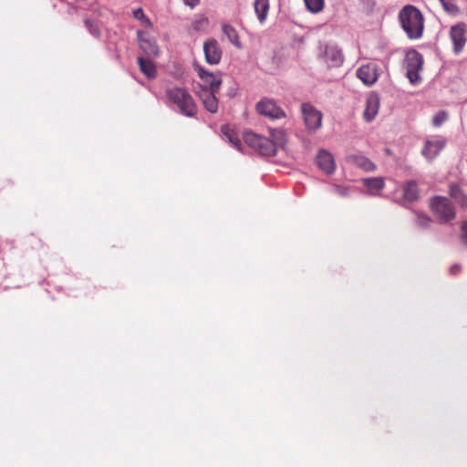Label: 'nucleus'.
Wrapping results in <instances>:
<instances>
[{
  "label": "nucleus",
  "instance_id": "14",
  "mask_svg": "<svg viewBox=\"0 0 467 467\" xmlns=\"http://www.w3.org/2000/svg\"><path fill=\"white\" fill-rule=\"evenodd\" d=\"M211 89L198 88L196 94L203 104L205 109L211 113H215L218 110V99L216 93Z\"/></svg>",
  "mask_w": 467,
  "mask_h": 467
},
{
  "label": "nucleus",
  "instance_id": "18",
  "mask_svg": "<svg viewBox=\"0 0 467 467\" xmlns=\"http://www.w3.org/2000/svg\"><path fill=\"white\" fill-rule=\"evenodd\" d=\"M363 184L367 188L369 195H378L385 186L384 179L382 177L364 179Z\"/></svg>",
  "mask_w": 467,
  "mask_h": 467
},
{
  "label": "nucleus",
  "instance_id": "35",
  "mask_svg": "<svg viewBox=\"0 0 467 467\" xmlns=\"http://www.w3.org/2000/svg\"><path fill=\"white\" fill-rule=\"evenodd\" d=\"M462 241L467 245V221L462 226Z\"/></svg>",
  "mask_w": 467,
  "mask_h": 467
},
{
  "label": "nucleus",
  "instance_id": "36",
  "mask_svg": "<svg viewBox=\"0 0 467 467\" xmlns=\"http://www.w3.org/2000/svg\"><path fill=\"white\" fill-rule=\"evenodd\" d=\"M183 2L186 5L193 8L199 4L200 0H183Z\"/></svg>",
  "mask_w": 467,
  "mask_h": 467
},
{
  "label": "nucleus",
  "instance_id": "1",
  "mask_svg": "<svg viewBox=\"0 0 467 467\" xmlns=\"http://www.w3.org/2000/svg\"><path fill=\"white\" fill-rule=\"evenodd\" d=\"M400 26L410 39L422 36L424 18L421 12L415 6L405 5L399 13Z\"/></svg>",
  "mask_w": 467,
  "mask_h": 467
},
{
  "label": "nucleus",
  "instance_id": "7",
  "mask_svg": "<svg viewBox=\"0 0 467 467\" xmlns=\"http://www.w3.org/2000/svg\"><path fill=\"white\" fill-rule=\"evenodd\" d=\"M318 57L330 67L341 66L344 60L341 49L330 44L319 46Z\"/></svg>",
  "mask_w": 467,
  "mask_h": 467
},
{
  "label": "nucleus",
  "instance_id": "8",
  "mask_svg": "<svg viewBox=\"0 0 467 467\" xmlns=\"http://www.w3.org/2000/svg\"><path fill=\"white\" fill-rule=\"evenodd\" d=\"M301 113L308 131H316L322 125V113L310 103L301 105Z\"/></svg>",
  "mask_w": 467,
  "mask_h": 467
},
{
  "label": "nucleus",
  "instance_id": "21",
  "mask_svg": "<svg viewBox=\"0 0 467 467\" xmlns=\"http://www.w3.org/2000/svg\"><path fill=\"white\" fill-rule=\"evenodd\" d=\"M223 33L226 36L228 40L237 48H242V43L239 39V35L235 28L230 25L223 24L222 26Z\"/></svg>",
  "mask_w": 467,
  "mask_h": 467
},
{
  "label": "nucleus",
  "instance_id": "6",
  "mask_svg": "<svg viewBox=\"0 0 467 467\" xmlns=\"http://www.w3.org/2000/svg\"><path fill=\"white\" fill-rule=\"evenodd\" d=\"M255 109L258 114L271 120L281 119L286 117L285 110L271 99H262L256 103Z\"/></svg>",
  "mask_w": 467,
  "mask_h": 467
},
{
  "label": "nucleus",
  "instance_id": "22",
  "mask_svg": "<svg viewBox=\"0 0 467 467\" xmlns=\"http://www.w3.org/2000/svg\"><path fill=\"white\" fill-rule=\"evenodd\" d=\"M254 11L261 23H264L269 11V0H254Z\"/></svg>",
  "mask_w": 467,
  "mask_h": 467
},
{
  "label": "nucleus",
  "instance_id": "15",
  "mask_svg": "<svg viewBox=\"0 0 467 467\" xmlns=\"http://www.w3.org/2000/svg\"><path fill=\"white\" fill-rule=\"evenodd\" d=\"M446 140L442 138H433L427 140L422 149V154L429 160L434 159L440 151L445 147Z\"/></svg>",
  "mask_w": 467,
  "mask_h": 467
},
{
  "label": "nucleus",
  "instance_id": "23",
  "mask_svg": "<svg viewBox=\"0 0 467 467\" xmlns=\"http://www.w3.org/2000/svg\"><path fill=\"white\" fill-rule=\"evenodd\" d=\"M138 63L141 72L149 78H153L156 76L155 65L149 59L139 57Z\"/></svg>",
  "mask_w": 467,
  "mask_h": 467
},
{
  "label": "nucleus",
  "instance_id": "9",
  "mask_svg": "<svg viewBox=\"0 0 467 467\" xmlns=\"http://www.w3.org/2000/svg\"><path fill=\"white\" fill-rule=\"evenodd\" d=\"M467 26L464 23H458L451 27L450 37L453 43V51L459 54L464 47L467 40Z\"/></svg>",
  "mask_w": 467,
  "mask_h": 467
},
{
  "label": "nucleus",
  "instance_id": "28",
  "mask_svg": "<svg viewBox=\"0 0 467 467\" xmlns=\"http://www.w3.org/2000/svg\"><path fill=\"white\" fill-rule=\"evenodd\" d=\"M135 19L139 20L142 26L146 27H151L152 24L148 16H145L141 8H137L132 11Z\"/></svg>",
  "mask_w": 467,
  "mask_h": 467
},
{
  "label": "nucleus",
  "instance_id": "32",
  "mask_svg": "<svg viewBox=\"0 0 467 467\" xmlns=\"http://www.w3.org/2000/svg\"><path fill=\"white\" fill-rule=\"evenodd\" d=\"M85 26L88 29V31L90 32V34L92 36H99V31L97 26L94 24L93 21H91L89 19H86L85 20Z\"/></svg>",
  "mask_w": 467,
  "mask_h": 467
},
{
  "label": "nucleus",
  "instance_id": "2",
  "mask_svg": "<svg viewBox=\"0 0 467 467\" xmlns=\"http://www.w3.org/2000/svg\"><path fill=\"white\" fill-rule=\"evenodd\" d=\"M169 104L177 107L180 113L187 117H194L197 112L196 104L190 93L183 88L174 87L166 90Z\"/></svg>",
  "mask_w": 467,
  "mask_h": 467
},
{
  "label": "nucleus",
  "instance_id": "4",
  "mask_svg": "<svg viewBox=\"0 0 467 467\" xmlns=\"http://www.w3.org/2000/svg\"><path fill=\"white\" fill-rule=\"evenodd\" d=\"M430 207L441 223H447L455 217L454 207L446 197H433L430 202Z\"/></svg>",
  "mask_w": 467,
  "mask_h": 467
},
{
  "label": "nucleus",
  "instance_id": "12",
  "mask_svg": "<svg viewBox=\"0 0 467 467\" xmlns=\"http://www.w3.org/2000/svg\"><path fill=\"white\" fill-rule=\"evenodd\" d=\"M137 36L140 47L146 56L150 57H156L159 56L160 48L153 37L140 30L137 32Z\"/></svg>",
  "mask_w": 467,
  "mask_h": 467
},
{
  "label": "nucleus",
  "instance_id": "27",
  "mask_svg": "<svg viewBox=\"0 0 467 467\" xmlns=\"http://www.w3.org/2000/svg\"><path fill=\"white\" fill-rule=\"evenodd\" d=\"M440 2L445 12L449 15L456 16L459 14L460 10L455 4V0H440Z\"/></svg>",
  "mask_w": 467,
  "mask_h": 467
},
{
  "label": "nucleus",
  "instance_id": "19",
  "mask_svg": "<svg viewBox=\"0 0 467 467\" xmlns=\"http://www.w3.org/2000/svg\"><path fill=\"white\" fill-rule=\"evenodd\" d=\"M270 140L275 144V151L276 152L279 148H284L287 141V136L284 130L271 129Z\"/></svg>",
  "mask_w": 467,
  "mask_h": 467
},
{
  "label": "nucleus",
  "instance_id": "26",
  "mask_svg": "<svg viewBox=\"0 0 467 467\" xmlns=\"http://www.w3.org/2000/svg\"><path fill=\"white\" fill-rule=\"evenodd\" d=\"M222 133L224 138L227 139L230 144L235 147L237 150H241V141L235 137L234 133L227 127H222Z\"/></svg>",
  "mask_w": 467,
  "mask_h": 467
},
{
  "label": "nucleus",
  "instance_id": "5",
  "mask_svg": "<svg viewBox=\"0 0 467 467\" xmlns=\"http://www.w3.org/2000/svg\"><path fill=\"white\" fill-rule=\"evenodd\" d=\"M244 141L251 148L257 150L259 153L265 156L275 155V144L271 143L270 139L260 136L254 132L244 133Z\"/></svg>",
  "mask_w": 467,
  "mask_h": 467
},
{
  "label": "nucleus",
  "instance_id": "33",
  "mask_svg": "<svg viewBox=\"0 0 467 467\" xmlns=\"http://www.w3.org/2000/svg\"><path fill=\"white\" fill-rule=\"evenodd\" d=\"M333 192L340 196H348L349 193V188L335 185L333 188Z\"/></svg>",
  "mask_w": 467,
  "mask_h": 467
},
{
  "label": "nucleus",
  "instance_id": "11",
  "mask_svg": "<svg viewBox=\"0 0 467 467\" xmlns=\"http://www.w3.org/2000/svg\"><path fill=\"white\" fill-rule=\"evenodd\" d=\"M198 75L202 83L197 86L196 89L204 88L211 89L213 91H219L222 84V79L219 76L208 72L202 67L198 68Z\"/></svg>",
  "mask_w": 467,
  "mask_h": 467
},
{
  "label": "nucleus",
  "instance_id": "25",
  "mask_svg": "<svg viewBox=\"0 0 467 467\" xmlns=\"http://www.w3.org/2000/svg\"><path fill=\"white\" fill-rule=\"evenodd\" d=\"M415 219L414 223L416 226L421 229H428L430 228L432 220L431 218L427 215L426 213H423L421 212L414 211Z\"/></svg>",
  "mask_w": 467,
  "mask_h": 467
},
{
  "label": "nucleus",
  "instance_id": "17",
  "mask_svg": "<svg viewBox=\"0 0 467 467\" xmlns=\"http://www.w3.org/2000/svg\"><path fill=\"white\" fill-rule=\"evenodd\" d=\"M379 109V98L377 94L371 93L367 97L366 108L363 116L366 121H372L377 116Z\"/></svg>",
  "mask_w": 467,
  "mask_h": 467
},
{
  "label": "nucleus",
  "instance_id": "10",
  "mask_svg": "<svg viewBox=\"0 0 467 467\" xmlns=\"http://www.w3.org/2000/svg\"><path fill=\"white\" fill-rule=\"evenodd\" d=\"M203 52L208 64L217 65L220 63L223 51L216 39L210 38L206 40L203 43Z\"/></svg>",
  "mask_w": 467,
  "mask_h": 467
},
{
  "label": "nucleus",
  "instance_id": "3",
  "mask_svg": "<svg viewBox=\"0 0 467 467\" xmlns=\"http://www.w3.org/2000/svg\"><path fill=\"white\" fill-rule=\"evenodd\" d=\"M406 76L412 85H418L421 81L420 72L423 67V57L417 50L411 49L406 53L404 59Z\"/></svg>",
  "mask_w": 467,
  "mask_h": 467
},
{
  "label": "nucleus",
  "instance_id": "16",
  "mask_svg": "<svg viewBox=\"0 0 467 467\" xmlns=\"http://www.w3.org/2000/svg\"><path fill=\"white\" fill-rule=\"evenodd\" d=\"M317 166L324 171L327 174H331L335 171L336 163L330 152L326 150H320L317 155Z\"/></svg>",
  "mask_w": 467,
  "mask_h": 467
},
{
  "label": "nucleus",
  "instance_id": "30",
  "mask_svg": "<svg viewBox=\"0 0 467 467\" xmlns=\"http://www.w3.org/2000/svg\"><path fill=\"white\" fill-rule=\"evenodd\" d=\"M208 18L205 17V16H200L199 18H196L192 24V29L194 31H203L205 30V28L207 27L208 26Z\"/></svg>",
  "mask_w": 467,
  "mask_h": 467
},
{
  "label": "nucleus",
  "instance_id": "13",
  "mask_svg": "<svg viewBox=\"0 0 467 467\" xmlns=\"http://www.w3.org/2000/svg\"><path fill=\"white\" fill-rule=\"evenodd\" d=\"M358 78L367 86H372L379 78L378 67L374 63L362 65L357 70Z\"/></svg>",
  "mask_w": 467,
  "mask_h": 467
},
{
  "label": "nucleus",
  "instance_id": "29",
  "mask_svg": "<svg viewBox=\"0 0 467 467\" xmlns=\"http://www.w3.org/2000/svg\"><path fill=\"white\" fill-rule=\"evenodd\" d=\"M306 8L312 13H318L324 7V0H304Z\"/></svg>",
  "mask_w": 467,
  "mask_h": 467
},
{
  "label": "nucleus",
  "instance_id": "34",
  "mask_svg": "<svg viewBox=\"0 0 467 467\" xmlns=\"http://www.w3.org/2000/svg\"><path fill=\"white\" fill-rule=\"evenodd\" d=\"M450 193H451V197H453L455 199L458 198L459 195H462L460 188L454 184L450 186Z\"/></svg>",
  "mask_w": 467,
  "mask_h": 467
},
{
  "label": "nucleus",
  "instance_id": "31",
  "mask_svg": "<svg viewBox=\"0 0 467 467\" xmlns=\"http://www.w3.org/2000/svg\"><path fill=\"white\" fill-rule=\"evenodd\" d=\"M448 119V113L445 110L437 112L432 119V124L435 127H440L443 122Z\"/></svg>",
  "mask_w": 467,
  "mask_h": 467
},
{
  "label": "nucleus",
  "instance_id": "24",
  "mask_svg": "<svg viewBox=\"0 0 467 467\" xmlns=\"http://www.w3.org/2000/svg\"><path fill=\"white\" fill-rule=\"evenodd\" d=\"M418 186L414 181L407 182L403 187V197L408 202H413L418 198Z\"/></svg>",
  "mask_w": 467,
  "mask_h": 467
},
{
  "label": "nucleus",
  "instance_id": "37",
  "mask_svg": "<svg viewBox=\"0 0 467 467\" xmlns=\"http://www.w3.org/2000/svg\"><path fill=\"white\" fill-rule=\"evenodd\" d=\"M460 266L458 265H455L451 267L450 272L454 275L459 271Z\"/></svg>",
  "mask_w": 467,
  "mask_h": 467
},
{
  "label": "nucleus",
  "instance_id": "20",
  "mask_svg": "<svg viewBox=\"0 0 467 467\" xmlns=\"http://www.w3.org/2000/svg\"><path fill=\"white\" fill-rule=\"evenodd\" d=\"M350 160L354 165L365 171H373L376 170V165L363 155H353L350 157Z\"/></svg>",
  "mask_w": 467,
  "mask_h": 467
}]
</instances>
